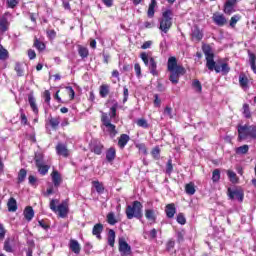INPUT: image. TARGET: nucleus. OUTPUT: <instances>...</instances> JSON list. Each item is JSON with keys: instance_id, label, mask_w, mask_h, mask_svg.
I'll list each match as a JSON object with an SVG mask.
<instances>
[{"instance_id": "603ef678", "label": "nucleus", "mask_w": 256, "mask_h": 256, "mask_svg": "<svg viewBox=\"0 0 256 256\" xmlns=\"http://www.w3.org/2000/svg\"><path fill=\"white\" fill-rule=\"evenodd\" d=\"M34 47H36V49H38V51H43L45 49V44L43 42L39 41L38 39H35Z\"/></svg>"}, {"instance_id": "338daca9", "label": "nucleus", "mask_w": 256, "mask_h": 256, "mask_svg": "<svg viewBox=\"0 0 256 256\" xmlns=\"http://www.w3.org/2000/svg\"><path fill=\"white\" fill-rule=\"evenodd\" d=\"M5 227H3V224H0V239H5Z\"/></svg>"}, {"instance_id": "473e14b6", "label": "nucleus", "mask_w": 256, "mask_h": 256, "mask_svg": "<svg viewBox=\"0 0 256 256\" xmlns=\"http://www.w3.org/2000/svg\"><path fill=\"white\" fill-rule=\"evenodd\" d=\"M249 63L252 71L256 73V56L253 53H249Z\"/></svg>"}, {"instance_id": "3c124183", "label": "nucleus", "mask_w": 256, "mask_h": 256, "mask_svg": "<svg viewBox=\"0 0 256 256\" xmlns=\"http://www.w3.org/2000/svg\"><path fill=\"white\" fill-rule=\"evenodd\" d=\"M243 115L246 117V119H249L251 117V111L249 110V104L243 105Z\"/></svg>"}, {"instance_id": "7c9ffc66", "label": "nucleus", "mask_w": 256, "mask_h": 256, "mask_svg": "<svg viewBox=\"0 0 256 256\" xmlns=\"http://www.w3.org/2000/svg\"><path fill=\"white\" fill-rule=\"evenodd\" d=\"M108 245H110V247H115V231L114 230H109L108 232Z\"/></svg>"}, {"instance_id": "20e7f679", "label": "nucleus", "mask_w": 256, "mask_h": 256, "mask_svg": "<svg viewBox=\"0 0 256 256\" xmlns=\"http://www.w3.org/2000/svg\"><path fill=\"white\" fill-rule=\"evenodd\" d=\"M173 26V11L166 10L162 14V18L160 20V31L162 33H169V29Z\"/></svg>"}, {"instance_id": "f3484780", "label": "nucleus", "mask_w": 256, "mask_h": 256, "mask_svg": "<svg viewBox=\"0 0 256 256\" xmlns=\"http://www.w3.org/2000/svg\"><path fill=\"white\" fill-rule=\"evenodd\" d=\"M52 181L54 184V187H59L61 183L63 182V179L61 178V174L57 170H54L51 174Z\"/></svg>"}, {"instance_id": "6ab92c4d", "label": "nucleus", "mask_w": 256, "mask_h": 256, "mask_svg": "<svg viewBox=\"0 0 256 256\" xmlns=\"http://www.w3.org/2000/svg\"><path fill=\"white\" fill-rule=\"evenodd\" d=\"M131 138L129 137V135L127 134H122L119 139H118V147H120V149H125V145H127V143H129V140Z\"/></svg>"}, {"instance_id": "c85d7f7f", "label": "nucleus", "mask_w": 256, "mask_h": 256, "mask_svg": "<svg viewBox=\"0 0 256 256\" xmlns=\"http://www.w3.org/2000/svg\"><path fill=\"white\" fill-rule=\"evenodd\" d=\"M8 29H9V21L5 17H2L0 19V31H2V33H5V31H7Z\"/></svg>"}, {"instance_id": "13d9d810", "label": "nucleus", "mask_w": 256, "mask_h": 256, "mask_svg": "<svg viewBox=\"0 0 256 256\" xmlns=\"http://www.w3.org/2000/svg\"><path fill=\"white\" fill-rule=\"evenodd\" d=\"M123 95H124L123 103H127L129 99V89L127 88V86H124Z\"/></svg>"}, {"instance_id": "37998d69", "label": "nucleus", "mask_w": 256, "mask_h": 256, "mask_svg": "<svg viewBox=\"0 0 256 256\" xmlns=\"http://www.w3.org/2000/svg\"><path fill=\"white\" fill-rule=\"evenodd\" d=\"M136 124L138 127H142L143 129H149V123L144 118L138 119Z\"/></svg>"}, {"instance_id": "f8f14e48", "label": "nucleus", "mask_w": 256, "mask_h": 256, "mask_svg": "<svg viewBox=\"0 0 256 256\" xmlns=\"http://www.w3.org/2000/svg\"><path fill=\"white\" fill-rule=\"evenodd\" d=\"M56 153L61 157H69V149H67V145L62 143L57 144Z\"/></svg>"}, {"instance_id": "e2e57ef3", "label": "nucleus", "mask_w": 256, "mask_h": 256, "mask_svg": "<svg viewBox=\"0 0 256 256\" xmlns=\"http://www.w3.org/2000/svg\"><path fill=\"white\" fill-rule=\"evenodd\" d=\"M8 7H11V9H13V7H16L17 3H19V0H6Z\"/></svg>"}, {"instance_id": "bb28decb", "label": "nucleus", "mask_w": 256, "mask_h": 256, "mask_svg": "<svg viewBox=\"0 0 256 256\" xmlns=\"http://www.w3.org/2000/svg\"><path fill=\"white\" fill-rule=\"evenodd\" d=\"M192 39L195 41H201V39H203V32H201L199 28H194L192 31Z\"/></svg>"}, {"instance_id": "423d86ee", "label": "nucleus", "mask_w": 256, "mask_h": 256, "mask_svg": "<svg viewBox=\"0 0 256 256\" xmlns=\"http://www.w3.org/2000/svg\"><path fill=\"white\" fill-rule=\"evenodd\" d=\"M59 200L53 199L50 202V209L51 211H54V213H58L59 217L62 219H65L67 217V214L69 213V206L67 205V202H63L62 204L58 205Z\"/></svg>"}, {"instance_id": "58836bf2", "label": "nucleus", "mask_w": 256, "mask_h": 256, "mask_svg": "<svg viewBox=\"0 0 256 256\" xmlns=\"http://www.w3.org/2000/svg\"><path fill=\"white\" fill-rule=\"evenodd\" d=\"M91 152L95 155H101L103 153V144H96L91 148Z\"/></svg>"}, {"instance_id": "412c9836", "label": "nucleus", "mask_w": 256, "mask_h": 256, "mask_svg": "<svg viewBox=\"0 0 256 256\" xmlns=\"http://www.w3.org/2000/svg\"><path fill=\"white\" fill-rule=\"evenodd\" d=\"M24 217L27 221H32L33 217H35V211H33V207L27 206L24 210Z\"/></svg>"}, {"instance_id": "0eeeda50", "label": "nucleus", "mask_w": 256, "mask_h": 256, "mask_svg": "<svg viewBox=\"0 0 256 256\" xmlns=\"http://www.w3.org/2000/svg\"><path fill=\"white\" fill-rule=\"evenodd\" d=\"M101 121L104 127L106 128V131L109 133L110 137L113 139V137L117 135V129L115 125L111 123V118L109 117V115H107V113L105 112H102Z\"/></svg>"}, {"instance_id": "cd10ccee", "label": "nucleus", "mask_w": 256, "mask_h": 256, "mask_svg": "<svg viewBox=\"0 0 256 256\" xmlns=\"http://www.w3.org/2000/svg\"><path fill=\"white\" fill-rule=\"evenodd\" d=\"M117 155V152L115 151V148H110L106 152V159L107 161L111 162L115 160V157Z\"/></svg>"}, {"instance_id": "79ce46f5", "label": "nucleus", "mask_w": 256, "mask_h": 256, "mask_svg": "<svg viewBox=\"0 0 256 256\" xmlns=\"http://www.w3.org/2000/svg\"><path fill=\"white\" fill-rule=\"evenodd\" d=\"M109 95V85L103 84L100 86V97H107Z\"/></svg>"}, {"instance_id": "a878e982", "label": "nucleus", "mask_w": 256, "mask_h": 256, "mask_svg": "<svg viewBox=\"0 0 256 256\" xmlns=\"http://www.w3.org/2000/svg\"><path fill=\"white\" fill-rule=\"evenodd\" d=\"M157 7V0H151V3L148 7L147 15L148 17H154L155 15V8Z\"/></svg>"}, {"instance_id": "864d4df0", "label": "nucleus", "mask_w": 256, "mask_h": 256, "mask_svg": "<svg viewBox=\"0 0 256 256\" xmlns=\"http://www.w3.org/2000/svg\"><path fill=\"white\" fill-rule=\"evenodd\" d=\"M4 251H6L7 253H13V247L11 246L10 240H6L4 242Z\"/></svg>"}, {"instance_id": "9b49d317", "label": "nucleus", "mask_w": 256, "mask_h": 256, "mask_svg": "<svg viewBox=\"0 0 256 256\" xmlns=\"http://www.w3.org/2000/svg\"><path fill=\"white\" fill-rule=\"evenodd\" d=\"M228 197L230 199H237V201H240V203L243 201V191L239 189L232 190L231 188H228Z\"/></svg>"}, {"instance_id": "a211bd4d", "label": "nucleus", "mask_w": 256, "mask_h": 256, "mask_svg": "<svg viewBox=\"0 0 256 256\" xmlns=\"http://www.w3.org/2000/svg\"><path fill=\"white\" fill-rule=\"evenodd\" d=\"M28 103H29L33 113H35V115H37V113H39V108L37 107V102H36L35 97L33 96V94H29Z\"/></svg>"}, {"instance_id": "4d7b16f0", "label": "nucleus", "mask_w": 256, "mask_h": 256, "mask_svg": "<svg viewBox=\"0 0 256 256\" xmlns=\"http://www.w3.org/2000/svg\"><path fill=\"white\" fill-rule=\"evenodd\" d=\"M164 115H167L169 119H173V109L171 107L167 106L164 110Z\"/></svg>"}, {"instance_id": "680f3d73", "label": "nucleus", "mask_w": 256, "mask_h": 256, "mask_svg": "<svg viewBox=\"0 0 256 256\" xmlns=\"http://www.w3.org/2000/svg\"><path fill=\"white\" fill-rule=\"evenodd\" d=\"M134 71H135L137 77H141V65H139V63H136L134 65Z\"/></svg>"}, {"instance_id": "a18cd8bd", "label": "nucleus", "mask_w": 256, "mask_h": 256, "mask_svg": "<svg viewBox=\"0 0 256 256\" xmlns=\"http://www.w3.org/2000/svg\"><path fill=\"white\" fill-rule=\"evenodd\" d=\"M27 177V170L21 169L18 173V183H23Z\"/></svg>"}, {"instance_id": "2f4dec72", "label": "nucleus", "mask_w": 256, "mask_h": 256, "mask_svg": "<svg viewBox=\"0 0 256 256\" xmlns=\"http://www.w3.org/2000/svg\"><path fill=\"white\" fill-rule=\"evenodd\" d=\"M38 169V173H40V175H47V173H49V165H45V163L40 164V166H36Z\"/></svg>"}, {"instance_id": "8fccbe9b", "label": "nucleus", "mask_w": 256, "mask_h": 256, "mask_svg": "<svg viewBox=\"0 0 256 256\" xmlns=\"http://www.w3.org/2000/svg\"><path fill=\"white\" fill-rule=\"evenodd\" d=\"M192 86L194 87L195 91H197V93H201L203 87L201 86V82L199 80H194Z\"/></svg>"}, {"instance_id": "c756f323", "label": "nucleus", "mask_w": 256, "mask_h": 256, "mask_svg": "<svg viewBox=\"0 0 256 256\" xmlns=\"http://www.w3.org/2000/svg\"><path fill=\"white\" fill-rule=\"evenodd\" d=\"M235 153L237 155H246V153H249V145L245 144L243 146L236 148Z\"/></svg>"}, {"instance_id": "f704fd0d", "label": "nucleus", "mask_w": 256, "mask_h": 256, "mask_svg": "<svg viewBox=\"0 0 256 256\" xmlns=\"http://www.w3.org/2000/svg\"><path fill=\"white\" fill-rule=\"evenodd\" d=\"M14 70L16 71L18 77H23V73H25V69L23 68V64L17 62L15 64Z\"/></svg>"}, {"instance_id": "6e6552de", "label": "nucleus", "mask_w": 256, "mask_h": 256, "mask_svg": "<svg viewBox=\"0 0 256 256\" xmlns=\"http://www.w3.org/2000/svg\"><path fill=\"white\" fill-rule=\"evenodd\" d=\"M118 251L121 256H131L133 253L131 245L123 237L118 239Z\"/></svg>"}, {"instance_id": "5701e85b", "label": "nucleus", "mask_w": 256, "mask_h": 256, "mask_svg": "<svg viewBox=\"0 0 256 256\" xmlns=\"http://www.w3.org/2000/svg\"><path fill=\"white\" fill-rule=\"evenodd\" d=\"M78 54L82 59H87L89 57V49L85 46L78 45Z\"/></svg>"}, {"instance_id": "2eb2a0df", "label": "nucleus", "mask_w": 256, "mask_h": 256, "mask_svg": "<svg viewBox=\"0 0 256 256\" xmlns=\"http://www.w3.org/2000/svg\"><path fill=\"white\" fill-rule=\"evenodd\" d=\"M169 72H170L169 80L174 85H177V83H179V77H181V75H185V72H179L177 70L169 71Z\"/></svg>"}, {"instance_id": "ddd939ff", "label": "nucleus", "mask_w": 256, "mask_h": 256, "mask_svg": "<svg viewBox=\"0 0 256 256\" xmlns=\"http://www.w3.org/2000/svg\"><path fill=\"white\" fill-rule=\"evenodd\" d=\"M165 213L168 219H173L175 217V213H177V208H175V204H167L165 208Z\"/></svg>"}, {"instance_id": "b1692460", "label": "nucleus", "mask_w": 256, "mask_h": 256, "mask_svg": "<svg viewBox=\"0 0 256 256\" xmlns=\"http://www.w3.org/2000/svg\"><path fill=\"white\" fill-rule=\"evenodd\" d=\"M239 84L242 87V89H247V87H249V79L245 74H240Z\"/></svg>"}, {"instance_id": "4468645a", "label": "nucleus", "mask_w": 256, "mask_h": 256, "mask_svg": "<svg viewBox=\"0 0 256 256\" xmlns=\"http://www.w3.org/2000/svg\"><path fill=\"white\" fill-rule=\"evenodd\" d=\"M69 247L71 251L76 255H79V253H81V244H79V241L71 239L69 242Z\"/></svg>"}, {"instance_id": "c03bdc74", "label": "nucleus", "mask_w": 256, "mask_h": 256, "mask_svg": "<svg viewBox=\"0 0 256 256\" xmlns=\"http://www.w3.org/2000/svg\"><path fill=\"white\" fill-rule=\"evenodd\" d=\"M93 186L96 189L97 193H103L105 191V188L103 187V184L99 181H94Z\"/></svg>"}, {"instance_id": "dca6fc26", "label": "nucleus", "mask_w": 256, "mask_h": 256, "mask_svg": "<svg viewBox=\"0 0 256 256\" xmlns=\"http://www.w3.org/2000/svg\"><path fill=\"white\" fill-rule=\"evenodd\" d=\"M145 217L150 223H155V221H157V213L154 209H146Z\"/></svg>"}, {"instance_id": "49530a36", "label": "nucleus", "mask_w": 256, "mask_h": 256, "mask_svg": "<svg viewBox=\"0 0 256 256\" xmlns=\"http://www.w3.org/2000/svg\"><path fill=\"white\" fill-rule=\"evenodd\" d=\"M107 221L109 225H115L117 223V219L115 218V214L113 212L108 213Z\"/></svg>"}, {"instance_id": "de8ad7c7", "label": "nucleus", "mask_w": 256, "mask_h": 256, "mask_svg": "<svg viewBox=\"0 0 256 256\" xmlns=\"http://www.w3.org/2000/svg\"><path fill=\"white\" fill-rule=\"evenodd\" d=\"M49 123L51 127L55 129L56 127H59V124L61 123V121L59 120V117H55V118H50Z\"/></svg>"}, {"instance_id": "f03ea898", "label": "nucleus", "mask_w": 256, "mask_h": 256, "mask_svg": "<svg viewBox=\"0 0 256 256\" xmlns=\"http://www.w3.org/2000/svg\"><path fill=\"white\" fill-rule=\"evenodd\" d=\"M238 139L245 141V139H256V126L255 125H238Z\"/></svg>"}, {"instance_id": "1a4fd4ad", "label": "nucleus", "mask_w": 256, "mask_h": 256, "mask_svg": "<svg viewBox=\"0 0 256 256\" xmlns=\"http://www.w3.org/2000/svg\"><path fill=\"white\" fill-rule=\"evenodd\" d=\"M167 69L168 71H178L179 73H185V68L177 64V58L174 56L168 58Z\"/></svg>"}, {"instance_id": "f257e3e1", "label": "nucleus", "mask_w": 256, "mask_h": 256, "mask_svg": "<svg viewBox=\"0 0 256 256\" xmlns=\"http://www.w3.org/2000/svg\"><path fill=\"white\" fill-rule=\"evenodd\" d=\"M203 53L206 57V66L210 71H216L217 73H223L224 75H227L229 71H231V68H229V65L227 63H222L220 66L215 65L213 51L211 50V47L204 46L203 47Z\"/></svg>"}, {"instance_id": "69168bd1", "label": "nucleus", "mask_w": 256, "mask_h": 256, "mask_svg": "<svg viewBox=\"0 0 256 256\" xmlns=\"http://www.w3.org/2000/svg\"><path fill=\"white\" fill-rule=\"evenodd\" d=\"M47 35L50 39H55L57 33L55 32V30H48Z\"/></svg>"}, {"instance_id": "052dcab7", "label": "nucleus", "mask_w": 256, "mask_h": 256, "mask_svg": "<svg viewBox=\"0 0 256 256\" xmlns=\"http://www.w3.org/2000/svg\"><path fill=\"white\" fill-rule=\"evenodd\" d=\"M70 99H75V90L71 86L66 87Z\"/></svg>"}, {"instance_id": "6e6d98bb", "label": "nucleus", "mask_w": 256, "mask_h": 256, "mask_svg": "<svg viewBox=\"0 0 256 256\" xmlns=\"http://www.w3.org/2000/svg\"><path fill=\"white\" fill-rule=\"evenodd\" d=\"M239 19H241V17L239 15L232 16L231 20H230V27H235V25H237V22L239 21Z\"/></svg>"}, {"instance_id": "4be33fe9", "label": "nucleus", "mask_w": 256, "mask_h": 256, "mask_svg": "<svg viewBox=\"0 0 256 256\" xmlns=\"http://www.w3.org/2000/svg\"><path fill=\"white\" fill-rule=\"evenodd\" d=\"M7 207L10 213H15V211H17V200H15V198H10L8 200Z\"/></svg>"}, {"instance_id": "09e8293b", "label": "nucleus", "mask_w": 256, "mask_h": 256, "mask_svg": "<svg viewBox=\"0 0 256 256\" xmlns=\"http://www.w3.org/2000/svg\"><path fill=\"white\" fill-rule=\"evenodd\" d=\"M176 221L180 225H185V223H187V219L185 218V215L183 213H179L177 215Z\"/></svg>"}, {"instance_id": "ea45409f", "label": "nucleus", "mask_w": 256, "mask_h": 256, "mask_svg": "<svg viewBox=\"0 0 256 256\" xmlns=\"http://www.w3.org/2000/svg\"><path fill=\"white\" fill-rule=\"evenodd\" d=\"M220 179H221V171L219 169H215L212 172V181H213V183H219Z\"/></svg>"}, {"instance_id": "c9c22d12", "label": "nucleus", "mask_w": 256, "mask_h": 256, "mask_svg": "<svg viewBox=\"0 0 256 256\" xmlns=\"http://www.w3.org/2000/svg\"><path fill=\"white\" fill-rule=\"evenodd\" d=\"M43 159H44L43 153L41 152L36 153L34 158L36 166H41L43 163H45Z\"/></svg>"}, {"instance_id": "4c0bfd02", "label": "nucleus", "mask_w": 256, "mask_h": 256, "mask_svg": "<svg viewBox=\"0 0 256 256\" xmlns=\"http://www.w3.org/2000/svg\"><path fill=\"white\" fill-rule=\"evenodd\" d=\"M0 59L1 61H6V59H9V51H7V49H5L1 45H0Z\"/></svg>"}, {"instance_id": "a19ab883", "label": "nucleus", "mask_w": 256, "mask_h": 256, "mask_svg": "<svg viewBox=\"0 0 256 256\" xmlns=\"http://www.w3.org/2000/svg\"><path fill=\"white\" fill-rule=\"evenodd\" d=\"M119 107V104L117 102H115L113 104V106L110 108V119H115V117H117V108Z\"/></svg>"}, {"instance_id": "0e129e2a", "label": "nucleus", "mask_w": 256, "mask_h": 256, "mask_svg": "<svg viewBox=\"0 0 256 256\" xmlns=\"http://www.w3.org/2000/svg\"><path fill=\"white\" fill-rule=\"evenodd\" d=\"M173 247H175V241H173V240L168 241L167 246H166L167 250L171 251V249H173Z\"/></svg>"}, {"instance_id": "bf43d9fd", "label": "nucleus", "mask_w": 256, "mask_h": 256, "mask_svg": "<svg viewBox=\"0 0 256 256\" xmlns=\"http://www.w3.org/2000/svg\"><path fill=\"white\" fill-rule=\"evenodd\" d=\"M43 97L45 99V103H50V101H51V92H49V90L44 91Z\"/></svg>"}, {"instance_id": "9d476101", "label": "nucleus", "mask_w": 256, "mask_h": 256, "mask_svg": "<svg viewBox=\"0 0 256 256\" xmlns=\"http://www.w3.org/2000/svg\"><path fill=\"white\" fill-rule=\"evenodd\" d=\"M212 21H214L215 25L218 27H224V25H227V18L219 12L213 14Z\"/></svg>"}, {"instance_id": "39448f33", "label": "nucleus", "mask_w": 256, "mask_h": 256, "mask_svg": "<svg viewBox=\"0 0 256 256\" xmlns=\"http://www.w3.org/2000/svg\"><path fill=\"white\" fill-rule=\"evenodd\" d=\"M140 58L142 59L144 65L148 67L151 75L157 77L159 75V71H157V62L155 61V58L145 52L140 54Z\"/></svg>"}, {"instance_id": "e433bc0d", "label": "nucleus", "mask_w": 256, "mask_h": 256, "mask_svg": "<svg viewBox=\"0 0 256 256\" xmlns=\"http://www.w3.org/2000/svg\"><path fill=\"white\" fill-rule=\"evenodd\" d=\"M185 191L187 195H195V184H193V182L186 184Z\"/></svg>"}, {"instance_id": "774afa93", "label": "nucleus", "mask_w": 256, "mask_h": 256, "mask_svg": "<svg viewBox=\"0 0 256 256\" xmlns=\"http://www.w3.org/2000/svg\"><path fill=\"white\" fill-rule=\"evenodd\" d=\"M28 57L29 59H35L37 57V54L35 53V50H28Z\"/></svg>"}, {"instance_id": "5fc2aeb1", "label": "nucleus", "mask_w": 256, "mask_h": 256, "mask_svg": "<svg viewBox=\"0 0 256 256\" xmlns=\"http://www.w3.org/2000/svg\"><path fill=\"white\" fill-rule=\"evenodd\" d=\"M166 173H167V175H171V173H173V161L172 160H168V162H167Z\"/></svg>"}, {"instance_id": "aec40b11", "label": "nucleus", "mask_w": 256, "mask_h": 256, "mask_svg": "<svg viewBox=\"0 0 256 256\" xmlns=\"http://www.w3.org/2000/svg\"><path fill=\"white\" fill-rule=\"evenodd\" d=\"M101 233H103V224L101 223L95 224L92 229V235H95L97 239H101Z\"/></svg>"}, {"instance_id": "7ed1b4c3", "label": "nucleus", "mask_w": 256, "mask_h": 256, "mask_svg": "<svg viewBox=\"0 0 256 256\" xmlns=\"http://www.w3.org/2000/svg\"><path fill=\"white\" fill-rule=\"evenodd\" d=\"M127 219H141L143 217V204L139 201H134L132 205H128L126 208Z\"/></svg>"}, {"instance_id": "393cba45", "label": "nucleus", "mask_w": 256, "mask_h": 256, "mask_svg": "<svg viewBox=\"0 0 256 256\" xmlns=\"http://www.w3.org/2000/svg\"><path fill=\"white\" fill-rule=\"evenodd\" d=\"M224 13H226V15H231V13H235V4L231 2H226L224 5Z\"/></svg>"}, {"instance_id": "72a5a7b5", "label": "nucleus", "mask_w": 256, "mask_h": 256, "mask_svg": "<svg viewBox=\"0 0 256 256\" xmlns=\"http://www.w3.org/2000/svg\"><path fill=\"white\" fill-rule=\"evenodd\" d=\"M227 176L231 183H239V178L237 177V174L233 172L232 170L227 171Z\"/></svg>"}]
</instances>
